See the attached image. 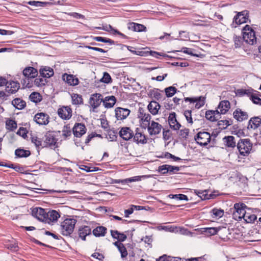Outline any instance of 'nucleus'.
Here are the masks:
<instances>
[{"label":"nucleus","mask_w":261,"mask_h":261,"mask_svg":"<svg viewBox=\"0 0 261 261\" xmlns=\"http://www.w3.org/2000/svg\"><path fill=\"white\" fill-rule=\"evenodd\" d=\"M22 73L26 78L32 79L38 75V72L35 68L29 66L25 68Z\"/></svg>","instance_id":"nucleus-24"},{"label":"nucleus","mask_w":261,"mask_h":261,"mask_svg":"<svg viewBox=\"0 0 261 261\" xmlns=\"http://www.w3.org/2000/svg\"><path fill=\"white\" fill-rule=\"evenodd\" d=\"M50 117L45 113H37L34 117V121L40 125H46L49 122Z\"/></svg>","instance_id":"nucleus-8"},{"label":"nucleus","mask_w":261,"mask_h":261,"mask_svg":"<svg viewBox=\"0 0 261 261\" xmlns=\"http://www.w3.org/2000/svg\"><path fill=\"white\" fill-rule=\"evenodd\" d=\"M237 146L240 154L245 156L250 153L252 148V144L249 139H241L237 143Z\"/></svg>","instance_id":"nucleus-4"},{"label":"nucleus","mask_w":261,"mask_h":261,"mask_svg":"<svg viewBox=\"0 0 261 261\" xmlns=\"http://www.w3.org/2000/svg\"><path fill=\"white\" fill-rule=\"evenodd\" d=\"M19 88L20 84L18 82L14 81H7L5 86V90L10 95L11 94L15 93Z\"/></svg>","instance_id":"nucleus-16"},{"label":"nucleus","mask_w":261,"mask_h":261,"mask_svg":"<svg viewBox=\"0 0 261 261\" xmlns=\"http://www.w3.org/2000/svg\"><path fill=\"white\" fill-rule=\"evenodd\" d=\"M213 215L216 217H222L224 215V211L222 210H219L217 208H214L212 210Z\"/></svg>","instance_id":"nucleus-57"},{"label":"nucleus","mask_w":261,"mask_h":261,"mask_svg":"<svg viewBox=\"0 0 261 261\" xmlns=\"http://www.w3.org/2000/svg\"><path fill=\"white\" fill-rule=\"evenodd\" d=\"M243 38L240 36H234L233 37L234 45L236 48L241 47L243 44Z\"/></svg>","instance_id":"nucleus-52"},{"label":"nucleus","mask_w":261,"mask_h":261,"mask_svg":"<svg viewBox=\"0 0 261 261\" xmlns=\"http://www.w3.org/2000/svg\"><path fill=\"white\" fill-rule=\"evenodd\" d=\"M91 229L88 226H82L78 229V235L82 240L85 241L86 237L91 234Z\"/></svg>","instance_id":"nucleus-25"},{"label":"nucleus","mask_w":261,"mask_h":261,"mask_svg":"<svg viewBox=\"0 0 261 261\" xmlns=\"http://www.w3.org/2000/svg\"><path fill=\"white\" fill-rule=\"evenodd\" d=\"M72 130L75 137L80 138L86 133L87 128L84 124L76 123Z\"/></svg>","instance_id":"nucleus-14"},{"label":"nucleus","mask_w":261,"mask_h":261,"mask_svg":"<svg viewBox=\"0 0 261 261\" xmlns=\"http://www.w3.org/2000/svg\"><path fill=\"white\" fill-rule=\"evenodd\" d=\"M243 39L246 43L253 45L257 42L255 32L249 25H246L243 29Z\"/></svg>","instance_id":"nucleus-2"},{"label":"nucleus","mask_w":261,"mask_h":261,"mask_svg":"<svg viewBox=\"0 0 261 261\" xmlns=\"http://www.w3.org/2000/svg\"><path fill=\"white\" fill-rule=\"evenodd\" d=\"M230 108V104L228 100H222L220 102L218 109H219L220 115L226 114Z\"/></svg>","instance_id":"nucleus-28"},{"label":"nucleus","mask_w":261,"mask_h":261,"mask_svg":"<svg viewBox=\"0 0 261 261\" xmlns=\"http://www.w3.org/2000/svg\"><path fill=\"white\" fill-rule=\"evenodd\" d=\"M162 128L163 127L160 124L154 121L150 122L148 126L146 127L150 136L158 135L161 132Z\"/></svg>","instance_id":"nucleus-11"},{"label":"nucleus","mask_w":261,"mask_h":261,"mask_svg":"<svg viewBox=\"0 0 261 261\" xmlns=\"http://www.w3.org/2000/svg\"><path fill=\"white\" fill-rule=\"evenodd\" d=\"M0 166L12 168L16 171L21 173H27L25 170V168L22 166H20L18 164H0Z\"/></svg>","instance_id":"nucleus-35"},{"label":"nucleus","mask_w":261,"mask_h":261,"mask_svg":"<svg viewBox=\"0 0 261 261\" xmlns=\"http://www.w3.org/2000/svg\"><path fill=\"white\" fill-rule=\"evenodd\" d=\"M64 81L70 86H76L79 83V80L77 77L72 74L64 73L62 76Z\"/></svg>","instance_id":"nucleus-23"},{"label":"nucleus","mask_w":261,"mask_h":261,"mask_svg":"<svg viewBox=\"0 0 261 261\" xmlns=\"http://www.w3.org/2000/svg\"><path fill=\"white\" fill-rule=\"evenodd\" d=\"M177 89L175 87L170 86L165 89L166 95L168 97L173 96L176 92Z\"/></svg>","instance_id":"nucleus-46"},{"label":"nucleus","mask_w":261,"mask_h":261,"mask_svg":"<svg viewBox=\"0 0 261 261\" xmlns=\"http://www.w3.org/2000/svg\"><path fill=\"white\" fill-rule=\"evenodd\" d=\"M76 220L74 219H66L60 225V232L65 236H70L73 231Z\"/></svg>","instance_id":"nucleus-1"},{"label":"nucleus","mask_w":261,"mask_h":261,"mask_svg":"<svg viewBox=\"0 0 261 261\" xmlns=\"http://www.w3.org/2000/svg\"><path fill=\"white\" fill-rule=\"evenodd\" d=\"M250 98L254 103L261 105V98L256 94H251V97Z\"/></svg>","instance_id":"nucleus-55"},{"label":"nucleus","mask_w":261,"mask_h":261,"mask_svg":"<svg viewBox=\"0 0 261 261\" xmlns=\"http://www.w3.org/2000/svg\"><path fill=\"white\" fill-rule=\"evenodd\" d=\"M130 111L126 108L117 107L115 109V117L117 120L123 121L130 114Z\"/></svg>","instance_id":"nucleus-10"},{"label":"nucleus","mask_w":261,"mask_h":261,"mask_svg":"<svg viewBox=\"0 0 261 261\" xmlns=\"http://www.w3.org/2000/svg\"><path fill=\"white\" fill-rule=\"evenodd\" d=\"M196 101L195 104V108L196 109H199L205 104V97L202 96L196 97Z\"/></svg>","instance_id":"nucleus-48"},{"label":"nucleus","mask_w":261,"mask_h":261,"mask_svg":"<svg viewBox=\"0 0 261 261\" xmlns=\"http://www.w3.org/2000/svg\"><path fill=\"white\" fill-rule=\"evenodd\" d=\"M241 175L239 174L237 172H233V174L229 177L228 179L230 181L232 182L237 181V180H240L241 179Z\"/></svg>","instance_id":"nucleus-56"},{"label":"nucleus","mask_w":261,"mask_h":261,"mask_svg":"<svg viewBox=\"0 0 261 261\" xmlns=\"http://www.w3.org/2000/svg\"><path fill=\"white\" fill-rule=\"evenodd\" d=\"M191 110H186L184 112V115L188 123L192 124L193 123L192 118Z\"/></svg>","instance_id":"nucleus-59"},{"label":"nucleus","mask_w":261,"mask_h":261,"mask_svg":"<svg viewBox=\"0 0 261 261\" xmlns=\"http://www.w3.org/2000/svg\"><path fill=\"white\" fill-rule=\"evenodd\" d=\"M233 117L238 121L241 122L247 120L248 118V115L246 112L243 111L240 108H237L233 113Z\"/></svg>","instance_id":"nucleus-21"},{"label":"nucleus","mask_w":261,"mask_h":261,"mask_svg":"<svg viewBox=\"0 0 261 261\" xmlns=\"http://www.w3.org/2000/svg\"><path fill=\"white\" fill-rule=\"evenodd\" d=\"M107 229L106 227L100 226H97L92 231L93 234L96 237H103L105 236Z\"/></svg>","instance_id":"nucleus-34"},{"label":"nucleus","mask_w":261,"mask_h":261,"mask_svg":"<svg viewBox=\"0 0 261 261\" xmlns=\"http://www.w3.org/2000/svg\"><path fill=\"white\" fill-rule=\"evenodd\" d=\"M58 114L62 119L67 120L72 116V110L69 107H63L58 109Z\"/></svg>","instance_id":"nucleus-18"},{"label":"nucleus","mask_w":261,"mask_h":261,"mask_svg":"<svg viewBox=\"0 0 261 261\" xmlns=\"http://www.w3.org/2000/svg\"><path fill=\"white\" fill-rule=\"evenodd\" d=\"M133 137L134 141L138 143H141L144 144L147 142L145 135L141 133L137 132L135 135L134 134Z\"/></svg>","instance_id":"nucleus-38"},{"label":"nucleus","mask_w":261,"mask_h":261,"mask_svg":"<svg viewBox=\"0 0 261 261\" xmlns=\"http://www.w3.org/2000/svg\"><path fill=\"white\" fill-rule=\"evenodd\" d=\"M207 190H194V193L197 195L202 200L209 199L212 195L208 194Z\"/></svg>","instance_id":"nucleus-36"},{"label":"nucleus","mask_w":261,"mask_h":261,"mask_svg":"<svg viewBox=\"0 0 261 261\" xmlns=\"http://www.w3.org/2000/svg\"><path fill=\"white\" fill-rule=\"evenodd\" d=\"M44 143L46 147L54 148L57 147V140L55 135L51 133H48L45 135Z\"/></svg>","instance_id":"nucleus-15"},{"label":"nucleus","mask_w":261,"mask_h":261,"mask_svg":"<svg viewBox=\"0 0 261 261\" xmlns=\"http://www.w3.org/2000/svg\"><path fill=\"white\" fill-rule=\"evenodd\" d=\"M168 122L170 128L174 130H178L181 127L180 124L177 121L176 114L172 112L169 114L168 117Z\"/></svg>","instance_id":"nucleus-22"},{"label":"nucleus","mask_w":261,"mask_h":261,"mask_svg":"<svg viewBox=\"0 0 261 261\" xmlns=\"http://www.w3.org/2000/svg\"><path fill=\"white\" fill-rule=\"evenodd\" d=\"M160 107L159 103L155 101H151L147 106L148 111L153 115H155L158 113Z\"/></svg>","instance_id":"nucleus-31"},{"label":"nucleus","mask_w":261,"mask_h":261,"mask_svg":"<svg viewBox=\"0 0 261 261\" xmlns=\"http://www.w3.org/2000/svg\"><path fill=\"white\" fill-rule=\"evenodd\" d=\"M32 215L40 221L45 222L47 213L44 209L41 207H35L32 209Z\"/></svg>","instance_id":"nucleus-12"},{"label":"nucleus","mask_w":261,"mask_h":261,"mask_svg":"<svg viewBox=\"0 0 261 261\" xmlns=\"http://www.w3.org/2000/svg\"><path fill=\"white\" fill-rule=\"evenodd\" d=\"M100 81L108 84L112 82V79L110 75L108 72H105L103 73V76L100 80Z\"/></svg>","instance_id":"nucleus-54"},{"label":"nucleus","mask_w":261,"mask_h":261,"mask_svg":"<svg viewBox=\"0 0 261 261\" xmlns=\"http://www.w3.org/2000/svg\"><path fill=\"white\" fill-rule=\"evenodd\" d=\"M248 19L249 13L248 11L245 10L238 12L233 18L231 25L232 27L236 28L238 25L247 22Z\"/></svg>","instance_id":"nucleus-5"},{"label":"nucleus","mask_w":261,"mask_h":261,"mask_svg":"<svg viewBox=\"0 0 261 261\" xmlns=\"http://www.w3.org/2000/svg\"><path fill=\"white\" fill-rule=\"evenodd\" d=\"M169 197L172 199H175L177 200H186L188 201V198L187 195L180 194H175L172 195L170 194L169 195Z\"/></svg>","instance_id":"nucleus-49"},{"label":"nucleus","mask_w":261,"mask_h":261,"mask_svg":"<svg viewBox=\"0 0 261 261\" xmlns=\"http://www.w3.org/2000/svg\"><path fill=\"white\" fill-rule=\"evenodd\" d=\"M116 101V98L113 95L106 96L103 99V105L106 108L110 109L113 107Z\"/></svg>","instance_id":"nucleus-29"},{"label":"nucleus","mask_w":261,"mask_h":261,"mask_svg":"<svg viewBox=\"0 0 261 261\" xmlns=\"http://www.w3.org/2000/svg\"><path fill=\"white\" fill-rule=\"evenodd\" d=\"M165 158L166 159H172V161L173 162H180L181 160L179 158L176 157L169 152H166L165 154Z\"/></svg>","instance_id":"nucleus-61"},{"label":"nucleus","mask_w":261,"mask_h":261,"mask_svg":"<svg viewBox=\"0 0 261 261\" xmlns=\"http://www.w3.org/2000/svg\"><path fill=\"white\" fill-rule=\"evenodd\" d=\"M182 166L177 167V166H172L169 165L165 164L162 166H161L159 167L158 171L160 173L162 174H165L168 172L176 173L178 171H179Z\"/></svg>","instance_id":"nucleus-13"},{"label":"nucleus","mask_w":261,"mask_h":261,"mask_svg":"<svg viewBox=\"0 0 261 261\" xmlns=\"http://www.w3.org/2000/svg\"><path fill=\"white\" fill-rule=\"evenodd\" d=\"M223 141L225 145L228 148H234L236 146L235 138L233 136H225L223 138Z\"/></svg>","instance_id":"nucleus-33"},{"label":"nucleus","mask_w":261,"mask_h":261,"mask_svg":"<svg viewBox=\"0 0 261 261\" xmlns=\"http://www.w3.org/2000/svg\"><path fill=\"white\" fill-rule=\"evenodd\" d=\"M232 124V121L231 120H220L218 121V125H223V127L224 128H226L228 126Z\"/></svg>","instance_id":"nucleus-60"},{"label":"nucleus","mask_w":261,"mask_h":261,"mask_svg":"<svg viewBox=\"0 0 261 261\" xmlns=\"http://www.w3.org/2000/svg\"><path fill=\"white\" fill-rule=\"evenodd\" d=\"M73 105H81L83 103L82 96L78 94H73L71 95Z\"/></svg>","instance_id":"nucleus-43"},{"label":"nucleus","mask_w":261,"mask_h":261,"mask_svg":"<svg viewBox=\"0 0 261 261\" xmlns=\"http://www.w3.org/2000/svg\"><path fill=\"white\" fill-rule=\"evenodd\" d=\"M32 79L27 78L24 80H23L22 81H21V83L23 85V86L25 88H30L33 87L32 83H30V80H31Z\"/></svg>","instance_id":"nucleus-64"},{"label":"nucleus","mask_w":261,"mask_h":261,"mask_svg":"<svg viewBox=\"0 0 261 261\" xmlns=\"http://www.w3.org/2000/svg\"><path fill=\"white\" fill-rule=\"evenodd\" d=\"M31 141L37 147H39L42 145V141L40 138L36 136H32L31 137Z\"/></svg>","instance_id":"nucleus-53"},{"label":"nucleus","mask_w":261,"mask_h":261,"mask_svg":"<svg viewBox=\"0 0 261 261\" xmlns=\"http://www.w3.org/2000/svg\"><path fill=\"white\" fill-rule=\"evenodd\" d=\"M189 134L188 128H184L179 131V135L182 138L187 139Z\"/></svg>","instance_id":"nucleus-63"},{"label":"nucleus","mask_w":261,"mask_h":261,"mask_svg":"<svg viewBox=\"0 0 261 261\" xmlns=\"http://www.w3.org/2000/svg\"><path fill=\"white\" fill-rule=\"evenodd\" d=\"M102 95L100 93H94L91 95L89 103L93 109V111L97 108L101 104L103 103V98Z\"/></svg>","instance_id":"nucleus-9"},{"label":"nucleus","mask_w":261,"mask_h":261,"mask_svg":"<svg viewBox=\"0 0 261 261\" xmlns=\"http://www.w3.org/2000/svg\"><path fill=\"white\" fill-rule=\"evenodd\" d=\"M252 90H246V89H239L238 90L237 92L240 95H247L248 96H250V98L251 97V94H252L253 93L251 92Z\"/></svg>","instance_id":"nucleus-62"},{"label":"nucleus","mask_w":261,"mask_h":261,"mask_svg":"<svg viewBox=\"0 0 261 261\" xmlns=\"http://www.w3.org/2000/svg\"><path fill=\"white\" fill-rule=\"evenodd\" d=\"M119 134L120 137L126 141L129 140L134 136L133 131L128 127H122Z\"/></svg>","instance_id":"nucleus-19"},{"label":"nucleus","mask_w":261,"mask_h":261,"mask_svg":"<svg viewBox=\"0 0 261 261\" xmlns=\"http://www.w3.org/2000/svg\"><path fill=\"white\" fill-rule=\"evenodd\" d=\"M128 29L135 32H142L145 31L146 27L143 24L129 22L128 23Z\"/></svg>","instance_id":"nucleus-32"},{"label":"nucleus","mask_w":261,"mask_h":261,"mask_svg":"<svg viewBox=\"0 0 261 261\" xmlns=\"http://www.w3.org/2000/svg\"><path fill=\"white\" fill-rule=\"evenodd\" d=\"M29 99L31 101L37 103L42 100V97L39 93L34 92L30 94Z\"/></svg>","instance_id":"nucleus-39"},{"label":"nucleus","mask_w":261,"mask_h":261,"mask_svg":"<svg viewBox=\"0 0 261 261\" xmlns=\"http://www.w3.org/2000/svg\"><path fill=\"white\" fill-rule=\"evenodd\" d=\"M15 155L19 158H26L31 154V152L29 150H24L23 149H17L15 152Z\"/></svg>","instance_id":"nucleus-40"},{"label":"nucleus","mask_w":261,"mask_h":261,"mask_svg":"<svg viewBox=\"0 0 261 261\" xmlns=\"http://www.w3.org/2000/svg\"><path fill=\"white\" fill-rule=\"evenodd\" d=\"M244 220L247 223H252L257 219V217L255 214H251L250 212H246Z\"/></svg>","instance_id":"nucleus-44"},{"label":"nucleus","mask_w":261,"mask_h":261,"mask_svg":"<svg viewBox=\"0 0 261 261\" xmlns=\"http://www.w3.org/2000/svg\"><path fill=\"white\" fill-rule=\"evenodd\" d=\"M72 129H71L69 124H67L64 126L62 130V136L64 139H66L68 137H70L72 134Z\"/></svg>","instance_id":"nucleus-41"},{"label":"nucleus","mask_w":261,"mask_h":261,"mask_svg":"<svg viewBox=\"0 0 261 261\" xmlns=\"http://www.w3.org/2000/svg\"><path fill=\"white\" fill-rule=\"evenodd\" d=\"M247 207L244 203H237L234 204V211L233 212V216L236 220L244 218L246 211L245 208Z\"/></svg>","instance_id":"nucleus-6"},{"label":"nucleus","mask_w":261,"mask_h":261,"mask_svg":"<svg viewBox=\"0 0 261 261\" xmlns=\"http://www.w3.org/2000/svg\"><path fill=\"white\" fill-rule=\"evenodd\" d=\"M137 116V118L139 119L140 126L143 128L146 129L150 122L151 117L150 114L147 112L146 110L143 108L139 107Z\"/></svg>","instance_id":"nucleus-3"},{"label":"nucleus","mask_w":261,"mask_h":261,"mask_svg":"<svg viewBox=\"0 0 261 261\" xmlns=\"http://www.w3.org/2000/svg\"><path fill=\"white\" fill-rule=\"evenodd\" d=\"M195 140L201 146H205L211 141L210 134L206 132H199L195 137Z\"/></svg>","instance_id":"nucleus-7"},{"label":"nucleus","mask_w":261,"mask_h":261,"mask_svg":"<svg viewBox=\"0 0 261 261\" xmlns=\"http://www.w3.org/2000/svg\"><path fill=\"white\" fill-rule=\"evenodd\" d=\"M6 125L8 129L10 130L13 131L17 128V123L15 121L10 119L6 122Z\"/></svg>","instance_id":"nucleus-50"},{"label":"nucleus","mask_w":261,"mask_h":261,"mask_svg":"<svg viewBox=\"0 0 261 261\" xmlns=\"http://www.w3.org/2000/svg\"><path fill=\"white\" fill-rule=\"evenodd\" d=\"M118 249L121 253V256L122 258H124V257H125L127 256V255L128 254L127 251V250H126L125 247L124 246L123 244H122Z\"/></svg>","instance_id":"nucleus-58"},{"label":"nucleus","mask_w":261,"mask_h":261,"mask_svg":"<svg viewBox=\"0 0 261 261\" xmlns=\"http://www.w3.org/2000/svg\"><path fill=\"white\" fill-rule=\"evenodd\" d=\"M60 217V215L57 211L55 210L49 211L47 213V216H46V221L45 222L49 224L51 222H56Z\"/></svg>","instance_id":"nucleus-26"},{"label":"nucleus","mask_w":261,"mask_h":261,"mask_svg":"<svg viewBox=\"0 0 261 261\" xmlns=\"http://www.w3.org/2000/svg\"><path fill=\"white\" fill-rule=\"evenodd\" d=\"M205 118L211 122H216L221 118V116L218 110H207L205 112Z\"/></svg>","instance_id":"nucleus-20"},{"label":"nucleus","mask_w":261,"mask_h":261,"mask_svg":"<svg viewBox=\"0 0 261 261\" xmlns=\"http://www.w3.org/2000/svg\"><path fill=\"white\" fill-rule=\"evenodd\" d=\"M46 83V79L41 78L40 77L36 78L34 81V85L38 87H41L44 86Z\"/></svg>","instance_id":"nucleus-47"},{"label":"nucleus","mask_w":261,"mask_h":261,"mask_svg":"<svg viewBox=\"0 0 261 261\" xmlns=\"http://www.w3.org/2000/svg\"><path fill=\"white\" fill-rule=\"evenodd\" d=\"M108 138L110 141H113L116 140L117 138L118 132L114 129H109L107 130Z\"/></svg>","instance_id":"nucleus-42"},{"label":"nucleus","mask_w":261,"mask_h":261,"mask_svg":"<svg viewBox=\"0 0 261 261\" xmlns=\"http://www.w3.org/2000/svg\"><path fill=\"white\" fill-rule=\"evenodd\" d=\"M41 76L45 78H49L54 75V70L48 66H42L39 69Z\"/></svg>","instance_id":"nucleus-27"},{"label":"nucleus","mask_w":261,"mask_h":261,"mask_svg":"<svg viewBox=\"0 0 261 261\" xmlns=\"http://www.w3.org/2000/svg\"><path fill=\"white\" fill-rule=\"evenodd\" d=\"M12 104L16 109L21 110L25 107L26 103L20 98H16L12 100Z\"/></svg>","instance_id":"nucleus-37"},{"label":"nucleus","mask_w":261,"mask_h":261,"mask_svg":"<svg viewBox=\"0 0 261 261\" xmlns=\"http://www.w3.org/2000/svg\"><path fill=\"white\" fill-rule=\"evenodd\" d=\"M147 175L136 176L130 178H126L124 179H112L111 184H127L128 182L138 181L141 180L142 179H145L148 177Z\"/></svg>","instance_id":"nucleus-17"},{"label":"nucleus","mask_w":261,"mask_h":261,"mask_svg":"<svg viewBox=\"0 0 261 261\" xmlns=\"http://www.w3.org/2000/svg\"><path fill=\"white\" fill-rule=\"evenodd\" d=\"M261 124V119L258 117L251 118L249 122L247 128L255 129L258 127Z\"/></svg>","instance_id":"nucleus-30"},{"label":"nucleus","mask_w":261,"mask_h":261,"mask_svg":"<svg viewBox=\"0 0 261 261\" xmlns=\"http://www.w3.org/2000/svg\"><path fill=\"white\" fill-rule=\"evenodd\" d=\"M79 168L87 172H94L100 170L98 167H89L85 164H79Z\"/></svg>","instance_id":"nucleus-45"},{"label":"nucleus","mask_w":261,"mask_h":261,"mask_svg":"<svg viewBox=\"0 0 261 261\" xmlns=\"http://www.w3.org/2000/svg\"><path fill=\"white\" fill-rule=\"evenodd\" d=\"M203 232L207 235H215L218 232V229L215 227H208L204 228Z\"/></svg>","instance_id":"nucleus-51"}]
</instances>
